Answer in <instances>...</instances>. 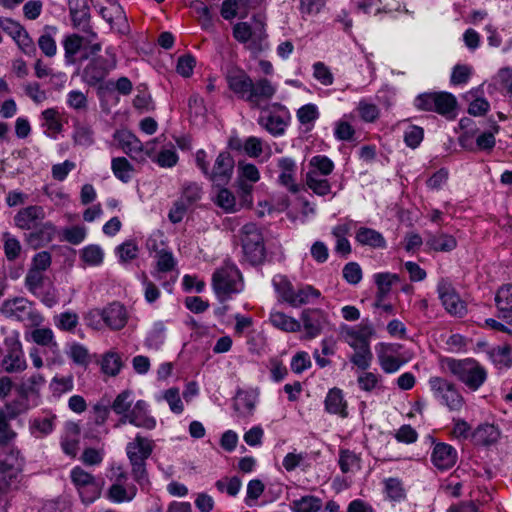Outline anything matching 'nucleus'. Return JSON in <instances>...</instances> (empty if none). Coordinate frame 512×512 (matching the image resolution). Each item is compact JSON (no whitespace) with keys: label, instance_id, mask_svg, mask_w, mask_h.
Wrapping results in <instances>:
<instances>
[{"label":"nucleus","instance_id":"nucleus-55","mask_svg":"<svg viewBox=\"0 0 512 512\" xmlns=\"http://www.w3.org/2000/svg\"><path fill=\"white\" fill-rule=\"evenodd\" d=\"M303 327L309 337L314 338L318 336L322 330V323L320 321V312L315 311H304L302 313Z\"/></svg>","mask_w":512,"mask_h":512},{"label":"nucleus","instance_id":"nucleus-47","mask_svg":"<svg viewBox=\"0 0 512 512\" xmlns=\"http://www.w3.org/2000/svg\"><path fill=\"white\" fill-rule=\"evenodd\" d=\"M83 37L78 34H72L67 36L63 41V47L65 51V62L69 65L76 63V55L81 51L83 47Z\"/></svg>","mask_w":512,"mask_h":512},{"label":"nucleus","instance_id":"nucleus-7","mask_svg":"<svg viewBox=\"0 0 512 512\" xmlns=\"http://www.w3.org/2000/svg\"><path fill=\"white\" fill-rule=\"evenodd\" d=\"M290 121L291 114L281 103H273L269 107L262 108L257 119L258 125L274 137L284 135Z\"/></svg>","mask_w":512,"mask_h":512},{"label":"nucleus","instance_id":"nucleus-59","mask_svg":"<svg viewBox=\"0 0 512 512\" xmlns=\"http://www.w3.org/2000/svg\"><path fill=\"white\" fill-rule=\"evenodd\" d=\"M178 160V154L174 146L170 144L168 147H163L159 150L153 162L161 168H172L177 164Z\"/></svg>","mask_w":512,"mask_h":512},{"label":"nucleus","instance_id":"nucleus-43","mask_svg":"<svg viewBox=\"0 0 512 512\" xmlns=\"http://www.w3.org/2000/svg\"><path fill=\"white\" fill-rule=\"evenodd\" d=\"M374 280L377 285L375 300H378V303H380L383 302L387 295L390 293L392 284L398 281L399 277L397 274L382 272L376 273L374 275Z\"/></svg>","mask_w":512,"mask_h":512},{"label":"nucleus","instance_id":"nucleus-41","mask_svg":"<svg viewBox=\"0 0 512 512\" xmlns=\"http://www.w3.org/2000/svg\"><path fill=\"white\" fill-rule=\"evenodd\" d=\"M100 365L102 373L115 377L121 372L124 363L118 352L110 350L102 355Z\"/></svg>","mask_w":512,"mask_h":512},{"label":"nucleus","instance_id":"nucleus-17","mask_svg":"<svg viewBox=\"0 0 512 512\" xmlns=\"http://www.w3.org/2000/svg\"><path fill=\"white\" fill-rule=\"evenodd\" d=\"M437 292L439 299L448 313L460 316L465 312L464 303L460 300L458 293L448 279L442 278L439 280Z\"/></svg>","mask_w":512,"mask_h":512},{"label":"nucleus","instance_id":"nucleus-12","mask_svg":"<svg viewBox=\"0 0 512 512\" xmlns=\"http://www.w3.org/2000/svg\"><path fill=\"white\" fill-rule=\"evenodd\" d=\"M92 317L102 319L106 326L112 330H120L128 321V313L124 305L112 302L103 309H94L88 312V320Z\"/></svg>","mask_w":512,"mask_h":512},{"label":"nucleus","instance_id":"nucleus-30","mask_svg":"<svg viewBox=\"0 0 512 512\" xmlns=\"http://www.w3.org/2000/svg\"><path fill=\"white\" fill-rule=\"evenodd\" d=\"M258 393L255 390H239L234 399V409L242 417H249L253 414Z\"/></svg>","mask_w":512,"mask_h":512},{"label":"nucleus","instance_id":"nucleus-52","mask_svg":"<svg viewBox=\"0 0 512 512\" xmlns=\"http://www.w3.org/2000/svg\"><path fill=\"white\" fill-rule=\"evenodd\" d=\"M111 169L114 176L123 183H128L132 179L134 168L125 157L113 158Z\"/></svg>","mask_w":512,"mask_h":512},{"label":"nucleus","instance_id":"nucleus-3","mask_svg":"<svg viewBox=\"0 0 512 512\" xmlns=\"http://www.w3.org/2000/svg\"><path fill=\"white\" fill-rule=\"evenodd\" d=\"M447 369L470 390H478L487 378L486 370L475 360L467 358L446 360Z\"/></svg>","mask_w":512,"mask_h":512},{"label":"nucleus","instance_id":"nucleus-61","mask_svg":"<svg viewBox=\"0 0 512 512\" xmlns=\"http://www.w3.org/2000/svg\"><path fill=\"white\" fill-rule=\"evenodd\" d=\"M272 284L281 299L290 304L295 291L292 283L285 276L276 275L273 277Z\"/></svg>","mask_w":512,"mask_h":512},{"label":"nucleus","instance_id":"nucleus-16","mask_svg":"<svg viewBox=\"0 0 512 512\" xmlns=\"http://www.w3.org/2000/svg\"><path fill=\"white\" fill-rule=\"evenodd\" d=\"M127 423L146 430H153L156 427V419L150 415L149 405L144 400H138L133 405L130 413L119 419L116 427Z\"/></svg>","mask_w":512,"mask_h":512},{"label":"nucleus","instance_id":"nucleus-40","mask_svg":"<svg viewBox=\"0 0 512 512\" xmlns=\"http://www.w3.org/2000/svg\"><path fill=\"white\" fill-rule=\"evenodd\" d=\"M499 435V430L493 424L479 425L471 434L473 441L483 446L495 443Z\"/></svg>","mask_w":512,"mask_h":512},{"label":"nucleus","instance_id":"nucleus-46","mask_svg":"<svg viewBox=\"0 0 512 512\" xmlns=\"http://www.w3.org/2000/svg\"><path fill=\"white\" fill-rule=\"evenodd\" d=\"M156 258V271L152 275L157 279L161 280V273L172 271L176 266V260L173 253L167 249H161L155 254Z\"/></svg>","mask_w":512,"mask_h":512},{"label":"nucleus","instance_id":"nucleus-34","mask_svg":"<svg viewBox=\"0 0 512 512\" xmlns=\"http://www.w3.org/2000/svg\"><path fill=\"white\" fill-rule=\"evenodd\" d=\"M426 245L437 252H450L456 248L457 241L449 234L442 232L429 233L427 235Z\"/></svg>","mask_w":512,"mask_h":512},{"label":"nucleus","instance_id":"nucleus-10","mask_svg":"<svg viewBox=\"0 0 512 512\" xmlns=\"http://www.w3.org/2000/svg\"><path fill=\"white\" fill-rule=\"evenodd\" d=\"M374 333V327L368 319L363 320L356 326L342 325L340 327V335L342 339L352 349L369 347Z\"/></svg>","mask_w":512,"mask_h":512},{"label":"nucleus","instance_id":"nucleus-24","mask_svg":"<svg viewBox=\"0 0 512 512\" xmlns=\"http://www.w3.org/2000/svg\"><path fill=\"white\" fill-rule=\"evenodd\" d=\"M45 216L46 214L42 206L30 205L16 213L14 223L22 230H30L36 228L37 222L42 221Z\"/></svg>","mask_w":512,"mask_h":512},{"label":"nucleus","instance_id":"nucleus-11","mask_svg":"<svg viewBox=\"0 0 512 512\" xmlns=\"http://www.w3.org/2000/svg\"><path fill=\"white\" fill-rule=\"evenodd\" d=\"M233 37L240 43L249 42V50L257 53L264 49L267 35L262 22H259L258 27L255 29H252L247 22H238L233 26Z\"/></svg>","mask_w":512,"mask_h":512},{"label":"nucleus","instance_id":"nucleus-49","mask_svg":"<svg viewBox=\"0 0 512 512\" xmlns=\"http://www.w3.org/2000/svg\"><path fill=\"white\" fill-rule=\"evenodd\" d=\"M49 389L55 398H60L63 394L71 392L74 389L73 375H55L49 383Z\"/></svg>","mask_w":512,"mask_h":512},{"label":"nucleus","instance_id":"nucleus-26","mask_svg":"<svg viewBox=\"0 0 512 512\" xmlns=\"http://www.w3.org/2000/svg\"><path fill=\"white\" fill-rule=\"evenodd\" d=\"M395 351L394 345H382V349L377 353L379 365L387 374L397 372L406 362L396 356Z\"/></svg>","mask_w":512,"mask_h":512},{"label":"nucleus","instance_id":"nucleus-20","mask_svg":"<svg viewBox=\"0 0 512 512\" xmlns=\"http://www.w3.org/2000/svg\"><path fill=\"white\" fill-rule=\"evenodd\" d=\"M277 168L278 184L293 194L299 192L300 188L296 182L297 165L295 160L291 157H281L277 159Z\"/></svg>","mask_w":512,"mask_h":512},{"label":"nucleus","instance_id":"nucleus-63","mask_svg":"<svg viewBox=\"0 0 512 512\" xmlns=\"http://www.w3.org/2000/svg\"><path fill=\"white\" fill-rule=\"evenodd\" d=\"M31 408H34L32 406L31 401H27L23 398L21 399H15L11 402H8L5 404L4 409L1 411H4V414L7 415L11 420L16 419L19 415L26 413Z\"/></svg>","mask_w":512,"mask_h":512},{"label":"nucleus","instance_id":"nucleus-51","mask_svg":"<svg viewBox=\"0 0 512 512\" xmlns=\"http://www.w3.org/2000/svg\"><path fill=\"white\" fill-rule=\"evenodd\" d=\"M32 340L41 346L50 348L52 352H57L59 355V345L55 340L54 333L50 328H37L31 333Z\"/></svg>","mask_w":512,"mask_h":512},{"label":"nucleus","instance_id":"nucleus-22","mask_svg":"<svg viewBox=\"0 0 512 512\" xmlns=\"http://www.w3.org/2000/svg\"><path fill=\"white\" fill-rule=\"evenodd\" d=\"M277 92V86L267 78L252 80V87L246 99L253 107H260L261 102L269 101Z\"/></svg>","mask_w":512,"mask_h":512},{"label":"nucleus","instance_id":"nucleus-8","mask_svg":"<svg viewBox=\"0 0 512 512\" xmlns=\"http://www.w3.org/2000/svg\"><path fill=\"white\" fill-rule=\"evenodd\" d=\"M1 312L6 317L24 322L27 325H36L42 321V317L34 308L33 303L24 297L5 300L2 303Z\"/></svg>","mask_w":512,"mask_h":512},{"label":"nucleus","instance_id":"nucleus-32","mask_svg":"<svg viewBox=\"0 0 512 512\" xmlns=\"http://www.w3.org/2000/svg\"><path fill=\"white\" fill-rule=\"evenodd\" d=\"M137 492V486L133 483H112L107 491V497L113 503L131 502Z\"/></svg>","mask_w":512,"mask_h":512},{"label":"nucleus","instance_id":"nucleus-50","mask_svg":"<svg viewBox=\"0 0 512 512\" xmlns=\"http://www.w3.org/2000/svg\"><path fill=\"white\" fill-rule=\"evenodd\" d=\"M384 493L393 502H401L406 498V491L400 479L390 477L384 479Z\"/></svg>","mask_w":512,"mask_h":512},{"label":"nucleus","instance_id":"nucleus-33","mask_svg":"<svg viewBox=\"0 0 512 512\" xmlns=\"http://www.w3.org/2000/svg\"><path fill=\"white\" fill-rule=\"evenodd\" d=\"M56 418V415L53 413L32 418L29 421V430L31 435L36 438H43L51 434L55 429Z\"/></svg>","mask_w":512,"mask_h":512},{"label":"nucleus","instance_id":"nucleus-45","mask_svg":"<svg viewBox=\"0 0 512 512\" xmlns=\"http://www.w3.org/2000/svg\"><path fill=\"white\" fill-rule=\"evenodd\" d=\"M321 292L311 285H303L294 291L290 306L300 307L302 305L313 303L314 300L320 298Z\"/></svg>","mask_w":512,"mask_h":512},{"label":"nucleus","instance_id":"nucleus-64","mask_svg":"<svg viewBox=\"0 0 512 512\" xmlns=\"http://www.w3.org/2000/svg\"><path fill=\"white\" fill-rule=\"evenodd\" d=\"M139 248L134 240H127L115 248V254L121 263H126L137 258Z\"/></svg>","mask_w":512,"mask_h":512},{"label":"nucleus","instance_id":"nucleus-1","mask_svg":"<svg viewBox=\"0 0 512 512\" xmlns=\"http://www.w3.org/2000/svg\"><path fill=\"white\" fill-rule=\"evenodd\" d=\"M154 448V440L140 433H137L125 446L132 478L143 490L148 489L151 485L147 470V460L152 455Z\"/></svg>","mask_w":512,"mask_h":512},{"label":"nucleus","instance_id":"nucleus-58","mask_svg":"<svg viewBox=\"0 0 512 512\" xmlns=\"http://www.w3.org/2000/svg\"><path fill=\"white\" fill-rule=\"evenodd\" d=\"M382 377L373 372L363 371L357 376V384L360 390L364 392H372L376 389H382Z\"/></svg>","mask_w":512,"mask_h":512},{"label":"nucleus","instance_id":"nucleus-62","mask_svg":"<svg viewBox=\"0 0 512 512\" xmlns=\"http://www.w3.org/2000/svg\"><path fill=\"white\" fill-rule=\"evenodd\" d=\"M218 187L219 189L215 198L216 205L227 213L235 212L237 208L234 194L224 186Z\"/></svg>","mask_w":512,"mask_h":512},{"label":"nucleus","instance_id":"nucleus-54","mask_svg":"<svg viewBox=\"0 0 512 512\" xmlns=\"http://www.w3.org/2000/svg\"><path fill=\"white\" fill-rule=\"evenodd\" d=\"M41 115L43 120L42 126L46 128L48 136H55L62 131V123L56 109H46Z\"/></svg>","mask_w":512,"mask_h":512},{"label":"nucleus","instance_id":"nucleus-25","mask_svg":"<svg viewBox=\"0 0 512 512\" xmlns=\"http://www.w3.org/2000/svg\"><path fill=\"white\" fill-rule=\"evenodd\" d=\"M56 233V226L47 221L37 225L36 230L26 236V242L33 248L37 249L49 242H51Z\"/></svg>","mask_w":512,"mask_h":512},{"label":"nucleus","instance_id":"nucleus-48","mask_svg":"<svg viewBox=\"0 0 512 512\" xmlns=\"http://www.w3.org/2000/svg\"><path fill=\"white\" fill-rule=\"evenodd\" d=\"M322 508V500L314 495H305L291 502L293 512H319Z\"/></svg>","mask_w":512,"mask_h":512},{"label":"nucleus","instance_id":"nucleus-9","mask_svg":"<svg viewBox=\"0 0 512 512\" xmlns=\"http://www.w3.org/2000/svg\"><path fill=\"white\" fill-rule=\"evenodd\" d=\"M70 479L84 504H91L100 497L102 490L100 483L81 466L72 468Z\"/></svg>","mask_w":512,"mask_h":512},{"label":"nucleus","instance_id":"nucleus-57","mask_svg":"<svg viewBox=\"0 0 512 512\" xmlns=\"http://www.w3.org/2000/svg\"><path fill=\"white\" fill-rule=\"evenodd\" d=\"M132 391L124 390L120 392L116 398L114 399L111 409L117 414L120 415V418H124V416L128 415L132 409Z\"/></svg>","mask_w":512,"mask_h":512},{"label":"nucleus","instance_id":"nucleus-44","mask_svg":"<svg viewBox=\"0 0 512 512\" xmlns=\"http://www.w3.org/2000/svg\"><path fill=\"white\" fill-rule=\"evenodd\" d=\"M269 321L275 328L284 332H297L301 328L299 321L280 311H272Z\"/></svg>","mask_w":512,"mask_h":512},{"label":"nucleus","instance_id":"nucleus-4","mask_svg":"<svg viewBox=\"0 0 512 512\" xmlns=\"http://www.w3.org/2000/svg\"><path fill=\"white\" fill-rule=\"evenodd\" d=\"M239 239L245 259L252 265L260 264L265 258V244L262 229L249 222L239 230Z\"/></svg>","mask_w":512,"mask_h":512},{"label":"nucleus","instance_id":"nucleus-2","mask_svg":"<svg viewBox=\"0 0 512 512\" xmlns=\"http://www.w3.org/2000/svg\"><path fill=\"white\" fill-rule=\"evenodd\" d=\"M212 288L221 302L232 298L243 290L241 273L233 264L217 268L212 275Z\"/></svg>","mask_w":512,"mask_h":512},{"label":"nucleus","instance_id":"nucleus-27","mask_svg":"<svg viewBox=\"0 0 512 512\" xmlns=\"http://www.w3.org/2000/svg\"><path fill=\"white\" fill-rule=\"evenodd\" d=\"M324 406L329 414L338 415L341 418L348 417L347 401L344 399L343 391L339 388H332L328 391Z\"/></svg>","mask_w":512,"mask_h":512},{"label":"nucleus","instance_id":"nucleus-6","mask_svg":"<svg viewBox=\"0 0 512 512\" xmlns=\"http://www.w3.org/2000/svg\"><path fill=\"white\" fill-rule=\"evenodd\" d=\"M435 400L451 412H459L465 399L456 384L442 377H431L428 381Z\"/></svg>","mask_w":512,"mask_h":512},{"label":"nucleus","instance_id":"nucleus-60","mask_svg":"<svg viewBox=\"0 0 512 512\" xmlns=\"http://www.w3.org/2000/svg\"><path fill=\"white\" fill-rule=\"evenodd\" d=\"M307 186L317 195L325 196L331 192L330 182L314 172H308L306 177Z\"/></svg>","mask_w":512,"mask_h":512},{"label":"nucleus","instance_id":"nucleus-29","mask_svg":"<svg viewBox=\"0 0 512 512\" xmlns=\"http://www.w3.org/2000/svg\"><path fill=\"white\" fill-rule=\"evenodd\" d=\"M353 224L352 220H347L343 223H339L332 228L331 234L336 240L335 252L343 257H347L351 253V244L347 239V235L351 230Z\"/></svg>","mask_w":512,"mask_h":512},{"label":"nucleus","instance_id":"nucleus-13","mask_svg":"<svg viewBox=\"0 0 512 512\" xmlns=\"http://www.w3.org/2000/svg\"><path fill=\"white\" fill-rule=\"evenodd\" d=\"M234 159L228 151H222L216 157L214 164L209 168L205 177L215 186H225L232 178Z\"/></svg>","mask_w":512,"mask_h":512},{"label":"nucleus","instance_id":"nucleus-31","mask_svg":"<svg viewBox=\"0 0 512 512\" xmlns=\"http://www.w3.org/2000/svg\"><path fill=\"white\" fill-rule=\"evenodd\" d=\"M499 316L512 324V284L502 286L495 296Z\"/></svg>","mask_w":512,"mask_h":512},{"label":"nucleus","instance_id":"nucleus-53","mask_svg":"<svg viewBox=\"0 0 512 512\" xmlns=\"http://www.w3.org/2000/svg\"><path fill=\"white\" fill-rule=\"evenodd\" d=\"M66 354L76 365L86 367L90 363L89 350L81 343L67 344Z\"/></svg>","mask_w":512,"mask_h":512},{"label":"nucleus","instance_id":"nucleus-18","mask_svg":"<svg viewBox=\"0 0 512 512\" xmlns=\"http://www.w3.org/2000/svg\"><path fill=\"white\" fill-rule=\"evenodd\" d=\"M46 383L45 377L41 373H34L26 378L16 386L18 395L31 401L33 407L39 406L41 402V389Z\"/></svg>","mask_w":512,"mask_h":512},{"label":"nucleus","instance_id":"nucleus-21","mask_svg":"<svg viewBox=\"0 0 512 512\" xmlns=\"http://www.w3.org/2000/svg\"><path fill=\"white\" fill-rule=\"evenodd\" d=\"M458 454L450 444L436 443L431 452V462L439 471L451 469L457 462Z\"/></svg>","mask_w":512,"mask_h":512},{"label":"nucleus","instance_id":"nucleus-35","mask_svg":"<svg viewBox=\"0 0 512 512\" xmlns=\"http://www.w3.org/2000/svg\"><path fill=\"white\" fill-rule=\"evenodd\" d=\"M117 139L123 151L135 160L141 158L142 142L131 132L122 131L117 134Z\"/></svg>","mask_w":512,"mask_h":512},{"label":"nucleus","instance_id":"nucleus-15","mask_svg":"<svg viewBox=\"0 0 512 512\" xmlns=\"http://www.w3.org/2000/svg\"><path fill=\"white\" fill-rule=\"evenodd\" d=\"M107 6L99 9L101 17L110 25V28L120 35H127L130 32V26L123 7L117 0H105Z\"/></svg>","mask_w":512,"mask_h":512},{"label":"nucleus","instance_id":"nucleus-42","mask_svg":"<svg viewBox=\"0 0 512 512\" xmlns=\"http://www.w3.org/2000/svg\"><path fill=\"white\" fill-rule=\"evenodd\" d=\"M166 330L163 321L154 322L145 338V346L150 350H159L165 342Z\"/></svg>","mask_w":512,"mask_h":512},{"label":"nucleus","instance_id":"nucleus-39","mask_svg":"<svg viewBox=\"0 0 512 512\" xmlns=\"http://www.w3.org/2000/svg\"><path fill=\"white\" fill-rule=\"evenodd\" d=\"M13 463L0 460V480L6 485H10L23 470L24 458H13Z\"/></svg>","mask_w":512,"mask_h":512},{"label":"nucleus","instance_id":"nucleus-37","mask_svg":"<svg viewBox=\"0 0 512 512\" xmlns=\"http://www.w3.org/2000/svg\"><path fill=\"white\" fill-rule=\"evenodd\" d=\"M296 117L305 132H310L315 126V122L320 117V112L316 104L308 103L301 106L296 111Z\"/></svg>","mask_w":512,"mask_h":512},{"label":"nucleus","instance_id":"nucleus-56","mask_svg":"<svg viewBox=\"0 0 512 512\" xmlns=\"http://www.w3.org/2000/svg\"><path fill=\"white\" fill-rule=\"evenodd\" d=\"M310 170L308 172H314L316 175L325 177L332 173L334 170L333 161L325 155H316L310 159L309 162Z\"/></svg>","mask_w":512,"mask_h":512},{"label":"nucleus","instance_id":"nucleus-5","mask_svg":"<svg viewBox=\"0 0 512 512\" xmlns=\"http://www.w3.org/2000/svg\"><path fill=\"white\" fill-rule=\"evenodd\" d=\"M414 105L418 110L436 112L446 118H454L457 100L448 92H426L415 98Z\"/></svg>","mask_w":512,"mask_h":512},{"label":"nucleus","instance_id":"nucleus-36","mask_svg":"<svg viewBox=\"0 0 512 512\" xmlns=\"http://www.w3.org/2000/svg\"><path fill=\"white\" fill-rule=\"evenodd\" d=\"M231 147L233 149H243V151L251 158H258L266 148L268 150V156L270 155V146L265 144L264 141L256 136H249L240 144V141L237 140V144H233L231 142Z\"/></svg>","mask_w":512,"mask_h":512},{"label":"nucleus","instance_id":"nucleus-23","mask_svg":"<svg viewBox=\"0 0 512 512\" xmlns=\"http://www.w3.org/2000/svg\"><path fill=\"white\" fill-rule=\"evenodd\" d=\"M226 81L229 89L246 101L252 87L250 76L243 69L231 68L226 73Z\"/></svg>","mask_w":512,"mask_h":512},{"label":"nucleus","instance_id":"nucleus-19","mask_svg":"<svg viewBox=\"0 0 512 512\" xmlns=\"http://www.w3.org/2000/svg\"><path fill=\"white\" fill-rule=\"evenodd\" d=\"M114 67V59L110 62L103 57L94 58L84 68L82 79L89 86H95L104 80Z\"/></svg>","mask_w":512,"mask_h":512},{"label":"nucleus","instance_id":"nucleus-38","mask_svg":"<svg viewBox=\"0 0 512 512\" xmlns=\"http://www.w3.org/2000/svg\"><path fill=\"white\" fill-rule=\"evenodd\" d=\"M70 15L74 27L88 34L92 39L97 37L89 24L90 14L86 6L78 9L70 5Z\"/></svg>","mask_w":512,"mask_h":512},{"label":"nucleus","instance_id":"nucleus-28","mask_svg":"<svg viewBox=\"0 0 512 512\" xmlns=\"http://www.w3.org/2000/svg\"><path fill=\"white\" fill-rule=\"evenodd\" d=\"M355 241L361 246H368L373 249H385L387 242L379 231L361 226L355 233Z\"/></svg>","mask_w":512,"mask_h":512},{"label":"nucleus","instance_id":"nucleus-14","mask_svg":"<svg viewBox=\"0 0 512 512\" xmlns=\"http://www.w3.org/2000/svg\"><path fill=\"white\" fill-rule=\"evenodd\" d=\"M6 354L2 360V367L8 373L22 372L27 368V363L22 350L21 342L13 336L4 340Z\"/></svg>","mask_w":512,"mask_h":512}]
</instances>
